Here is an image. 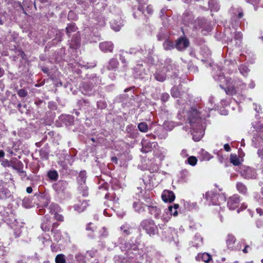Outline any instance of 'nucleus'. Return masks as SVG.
<instances>
[{
	"label": "nucleus",
	"mask_w": 263,
	"mask_h": 263,
	"mask_svg": "<svg viewBox=\"0 0 263 263\" xmlns=\"http://www.w3.org/2000/svg\"><path fill=\"white\" fill-rule=\"evenodd\" d=\"M178 208L179 205L178 204H175L174 207L170 206L168 207V210L170 211L171 214L173 215L174 216H177L178 214L177 209Z\"/></svg>",
	"instance_id": "obj_51"
},
{
	"label": "nucleus",
	"mask_w": 263,
	"mask_h": 263,
	"mask_svg": "<svg viewBox=\"0 0 263 263\" xmlns=\"http://www.w3.org/2000/svg\"><path fill=\"white\" fill-rule=\"evenodd\" d=\"M155 79L159 82H163L167 76V73L164 70V67L161 69H157L154 74Z\"/></svg>",
	"instance_id": "obj_17"
},
{
	"label": "nucleus",
	"mask_w": 263,
	"mask_h": 263,
	"mask_svg": "<svg viewBox=\"0 0 263 263\" xmlns=\"http://www.w3.org/2000/svg\"><path fill=\"white\" fill-rule=\"evenodd\" d=\"M163 46L164 49L166 50H171L175 47V44L173 42L168 40L165 41L163 43Z\"/></svg>",
	"instance_id": "obj_41"
},
{
	"label": "nucleus",
	"mask_w": 263,
	"mask_h": 263,
	"mask_svg": "<svg viewBox=\"0 0 263 263\" xmlns=\"http://www.w3.org/2000/svg\"><path fill=\"white\" fill-rule=\"evenodd\" d=\"M88 82L94 87L100 84L101 80L99 77H97L95 74H92L88 80Z\"/></svg>",
	"instance_id": "obj_35"
},
{
	"label": "nucleus",
	"mask_w": 263,
	"mask_h": 263,
	"mask_svg": "<svg viewBox=\"0 0 263 263\" xmlns=\"http://www.w3.org/2000/svg\"><path fill=\"white\" fill-rule=\"evenodd\" d=\"M195 27L196 29H201V32L204 35L211 30V26L209 25L207 20L205 18H199L196 20Z\"/></svg>",
	"instance_id": "obj_7"
},
{
	"label": "nucleus",
	"mask_w": 263,
	"mask_h": 263,
	"mask_svg": "<svg viewBox=\"0 0 263 263\" xmlns=\"http://www.w3.org/2000/svg\"><path fill=\"white\" fill-rule=\"evenodd\" d=\"M93 88V86L88 81L82 82L80 85L81 90L84 95H92Z\"/></svg>",
	"instance_id": "obj_15"
},
{
	"label": "nucleus",
	"mask_w": 263,
	"mask_h": 263,
	"mask_svg": "<svg viewBox=\"0 0 263 263\" xmlns=\"http://www.w3.org/2000/svg\"><path fill=\"white\" fill-rule=\"evenodd\" d=\"M47 176L52 181L57 180L59 177L58 173L55 170L49 171L47 173Z\"/></svg>",
	"instance_id": "obj_39"
},
{
	"label": "nucleus",
	"mask_w": 263,
	"mask_h": 263,
	"mask_svg": "<svg viewBox=\"0 0 263 263\" xmlns=\"http://www.w3.org/2000/svg\"><path fill=\"white\" fill-rule=\"evenodd\" d=\"M27 259L28 261L33 262L34 263H37V262L39 261V257L36 253L33 255L28 256Z\"/></svg>",
	"instance_id": "obj_56"
},
{
	"label": "nucleus",
	"mask_w": 263,
	"mask_h": 263,
	"mask_svg": "<svg viewBox=\"0 0 263 263\" xmlns=\"http://www.w3.org/2000/svg\"><path fill=\"white\" fill-rule=\"evenodd\" d=\"M187 162V163L191 165L194 166L196 164L197 162V159L196 157L194 156H190L189 157L185 162Z\"/></svg>",
	"instance_id": "obj_54"
},
{
	"label": "nucleus",
	"mask_w": 263,
	"mask_h": 263,
	"mask_svg": "<svg viewBox=\"0 0 263 263\" xmlns=\"http://www.w3.org/2000/svg\"><path fill=\"white\" fill-rule=\"evenodd\" d=\"M77 27L74 24H69L66 28V34L69 36L70 34L72 32L76 31Z\"/></svg>",
	"instance_id": "obj_44"
},
{
	"label": "nucleus",
	"mask_w": 263,
	"mask_h": 263,
	"mask_svg": "<svg viewBox=\"0 0 263 263\" xmlns=\"http://www.w3.org/2000/svg\"><path fill=\"white\" fill-rule=\"evenodd\" d=\"M240 173L243 178L247 179H255L256 177L255 170L248 166H241Z\"/></svg>",
	"instance_id": "obj_8"
},
{
	"label": "nucleus",
	"mask_w": 263,
	"mask_h": 263,
	"mask_svg": "<svg viewBox=\"0 0 263 263\" xmlns=\"http://www.w3.org/2000/svg\"><path fill=\"white\" fill-rule=\"evenodd\" d=\"M240 201V196L237 194L229 198L228 200V207L230 210H235L239 204Z\"/></svg>",
	"instance_id": "obj_12"
},
{
	"label": "nucleus",
	"mask_w": 263,
	"mask_h": 263,
	"mask_svg": "<svg viewBox=\"0 0 263 263\" xmlns=\"http://www.w3.org/2000/svg\"><path fill=\"white\" fill-rule=\"evenodd\" d=\"M17 95L21 98H24L28 95V92L25 89H21L17 91Z\"/></svg>",
	"instance_id": "obj_61"
},
{
	"label": "nucleus",
	"mask_w": 263,
	"mask_h": 263,
	"mask_svg": "<svg viewBox=\"0 0 263 263\" xmlns=\"http://www.w3.org/2000/svg\"><path fill=\"white\" fill-rule=\"evenodd\" d=\"M11 167L14 170H16L19 173H24L23 171V164L21 161H18L15 159L11 160Z\"/></svg>",
	"instance_id": "obj_23"
},
{
	"label": "nucleus",
	"mask_w": 263,
	"mask_h": 263,
	"mask_svg": "<svg viewBox=\"0 0 263 263\" xmlns=\"http://www.w3.org/2000/svg\"><path fill=\"white\" fill-rule=\"evenodd\" d=\"M189 45V40L185 36L180 37L176 41L175 48L179 51L185 50Z\"/></svg>",
	"instance_id": "obj_11"
},
{
	"label": "nucleus",
	"mask_w": 263,
	"mask_h": 263,
	"mask_svg": "<svg viewBox=\"0 0 263 263\" xmlns=\"http://www.w3.org/2000/svg\"><path fill=\"white\" fill-rule=\"evenodd\" d=\"M79 190L82 193L83 196H87L88 195V187L84 185H79Z\"/></svg>",
	"instance_id": "obj_50"
},
{
	"label": "nucleus",
	"mask_w": 263,
	"mask_h": 263,
	"mask_svg": "<svg viewBox=\"0 0 263 263\" xmlns=\"http://www.w3.org/2000/svg\"><path fill=\"white\" fill-rule=\"evenodd\" d=\"M111 189L112 191H116L120 192L121 191V186L119 183V181L116 179H113L110 181Z\"/></svg>",
	"instance_id": "obj_32"
},
{
	"label": "nucleus",
	"mask_w": 263,
	"mask_h": 263,
	"mask_svg": "<svg viewBox=\"0 0 263 263\" xmlns=\"http://www.w3.org/2000/svg\"><path fill=\"white\" fill-rule=\"evenodd\" d=\"M187 120L192 129L193 139L199 141L204 135V120L200 116V112L195 108L192 107L187 111Z\"/></svg>",
	"instance_id": "obj_1"
},
{
	"label": "nucleus",
	"mask_w": 263,
	"mask_h": 263,
	"mask_svg": "<svg viewBox=\"0 0 263 263\" xmlns=\"http://www.w3.org/2000/svg\"><path fill=\"white\" fill-rule=\"evenodd\" d=\"M51 211L52 213H54V218L56 220L58 221H63L64 217L62 215L59 214L57 213L58 211H59L60 210V207L59 206L54 203H52L50 206Z\"/></svg>",
	"instance_id": "obj_22"
},
{
	"label": "nucleus",
	"mask_w": 263,
	"mask_h": 263,
	"mask_svg": "<svg viewBox=\"0 0 263 263\" xmlns=\"http://www.w3.org/2000/svg\"><path fill=\"white\" fill-rule=\"evenodd\" d=\"M236 187L238 191L242 194H246L247 193V188L246 186L241 182H237Z\"/></svg>",
	"instance_id": "obj_38"
},
{
	"label": "nucleus",
	"mask_w": 263,
	"mask_h": 263,
	"mask_svg": "<svg viewBox=\"0 0 263 263\" xmlns=\"http://www.w3.org/2000/svg\"><path fill=\"white\" fill-rule=\"evenodd\" d=\"M236 64V62L235 60H226L224 61L225 66H231L233 67H235Z\"/></svg>",
	"instance_id": "obj_63"
},
{
	"label": "nucleus",
	"mask_w": 263,
	"mask_h": 263,
	"mask_svg": "<svg viewBox=\"0 0 263 263\" xmlns=\"http://www.w3.org/2000/svg\"><path fill=\"white\" fill-rule=\"evenodd\" d=\"M236 238L232 234H228L226 239V243L228 249L234 250L235 249V243Z\"/></svg>",
	"instance_id": "obj_24"
},
{
	"label": "nucleus",
	"mask_w": 263,
	"mask_h": 263,
	"mask_svg": "<svg viewBox=\"0 0 263 263\" xmlns=\"http://www.w3.org/2000/svg\"><path fill=\"white\" fill-rule=\"evenodd\" d=\"M140 226L150 236L155 235L158 233V228L154 220L152 219H144L142 220Z\"/></svg>",
	"instance_id": "obj_5"
},
{
	"label": "nucleus",
	"mask_w": 263,
	"mask_h": 263,
	"mask_svg": "<svg viewBox=\"0 0 263 263\" xmlns=\"http://www.w3.org/2000/svg\"><path fill=\"white\" fill-rule=\"evenodd\" d=\"M68 186V183L64 180H59L52 184V187L59 195H64Z\"/></svg>",
	"instance_id": "obj_9"
},
{
	"label": "nucleus",
	"mask_w": 263,
	"mask_h": 263,
	"mask_svg": "<svg viewBox=\"0 0 263 263\" xmlns=\"http://www.w3.org/2000/svg\"><path fill=\"white\" fill-rule=\"evenodd\" d=\"M64 35L63 30H58L55 35V39L58 42H61L62 40V37Z\"/></svg>",
	"instance_id": "obj_62"
},
{
	"label": "nucleus",
	"mask_w": 263,
	"mask_h": 263,
	"mask_svg": "<svg viewBox=\"0 0 263 263\" xmlns=\"http://www.w3.org/2000/svg\"><path fill=\"white\" fill-rule=\"evenodd\" d=\"M111 28L115 31H119L123 26V22L119 20L118 21L114 20L110 23Z\"/></svg>",
	"instance_id": "obj_30"
},
{
	"label": "nucleus",
	"mask_w": 263,
	"mask_h": 263,
	"mask_svg": "<svg viewBox=\"0 0 263 263\" xmlns=\"http://www.w3.org/2000/svg\"><path fill=\"white\" fill-rule=\"evenodd\" d=\"M88 203L87 201L83 200V201H79L78 203L74 205L73 208L75 211L80 213L83 212L86 208L88 206Z\"/></svg>",
	"instance_id": "obj_26"
},
{
	"label": "nucleus",
	"mask_w": 263,
	"mask_h": 263,
	"mask_svg": "<svg viewBox=\"0 0 263 263\" xmlns=\"http://www.w3.org/2000/svg\"><path fill=\"white\" fill-rule=\"evenodd\" d=\"M99 47L101 51L106 52H112L114 48L113 44L110 42H103L100 43Z\"/></svg>",
	"instance_id": "obj_20"
},
{
	"label": "nucleus",
	"mask_w": 263,
	"mask_h": 263,
	"mask_svg": "<svg viewBox=\"0 0 263 263\" xmlns=\"http://www.w3.org/2000/svg\"><path fill=\"white\" fill-rule=\"evenodd\" d=\"M191 245L192 246L197 248L202 245V238L199 235H196L191 241Z\"/></svg>",
	"instance_id": "obj_29"
},
{
	"label": "nucleus",
	"mask_w": 263,
	"mask_h": 263,
	"mask_svg": "<svg viewBox=\"0 0 263 263\" xmlns=\"http://www.w3.org/2000/svg\"><path fill=\"white\" fill-rule=\"evenodd\" d=\"M142 144L141 152L145 153L152 151L157 145V143L156 142H151L146 140L142 142Z\"/></svg>",
	"instance_id": "obj_14"
},
{
	"label": "nucleus",
	"mask_w": 263,
	"mask_h": 263,
	"mask_svg": "<svg viewBox=\"0 0 263 263\" xmlns=\"http://www.w3.org/2000/svg\"><path fill=\"white\" fill-rule=\"evenodd\" d=\"M205 199L209 202V204L217 205H219L221 202L226 201V196L223 193H215L214 192L210 191L205 193Z\"/></svg>",
	"instance_id": "obj_4"
},
{
	"label": "nucleus",
	"mask_w": 263,
	"mask_h": 263,
	"mask_svg": "<svg viewBox=\"0 0 263 263\" xmlns=\"http://www.w3.org/2000/svg\"><path fill=\"white\" fill-rule=\"evenodd\" d=\"M230 160V162L235 166L238 165L240 164L239 159L238 158L236 155H231Z\"/></svg>",
	"instance_id": "obj_53"
},
{
	"label": "nucleus",
	"mask_w": 263,
	"mask_h": 263,
	"mask_svg": "<svg viewBox=\"0 0 263 263\" xmlns=\"http://www.w3.org/2000/svg\"><path fill=\"white\" fill-rule=\"evenodd\" d=\"M22 205L26 208H30L32 206V200L29 197H25L22 201Z\"/></svg>",
	"instance_id": "obj_43"
},
{
	"label": "nucleus",
	"mask_w": 263,
	"mask_h": 263,
	"mask_svg": "<svg viewBox=\"0 0 263 263\" xmlns=\"http://www.w3.org/2000/svg\"><path fill=\"white\" fill-rule=\"evenodd\" d=\"M129 54H134L139 55L140 58H141V55L144 56L146 53V49L145 48H142L140 47H132L129 49L127 52Z\"/></svg>",
	"instance_id": "obj_21"
},
{
	"label": "nucleus",
	"mask_w": 263,
	"mask_h": 263,
	"mask_svg": "<svg viewBox=\"0 0 263 263\" xmlns=\"http://www.w3.org/2000/svg\"><path fill=\"white\" fill-rule=\"evenodd\" d=\"M178 66L176 63H173L171 59H166L165 61L164 70L167 73V77L175 78L178 76Z\"/></svg>",
	"instance_id": "obj_6"
},
{
	"label": "nucleus",
	"mask_w": 263,
	"mask_h": 263,
	"mask_svg": "<svg viewBox=\"0 0 263 263\" xmlns=\"http://www.w3.org/2000/svg\"><path fill=\"white\" fill-rule=\"evenodd\" d=\"M122 251L125 252V256L115 255L114 257L115 263H131L138 253V247L136 242L130 239L120 246Z\"/></svg>",
	"instance_id": "obj_2"
},
{
	"label": "nucleus",
	"mask_w": 263,
	"mask_h": 263,
	"mask_svg": "<svg viewBox=\"0 0 263 263\" xmlns=\"http://www.w3.org/2000/svg\"><path fill=\"white\" fill-rule=\"evenodd\" d=\"M200 52L204 57L206 58H208L211 55V51L209 49L206 47H202Z\"/></svg>",
	"instance_id": "obj_52"
},
{
	"label": "nucleus",
	"mask_w": 263,
	"mask_h": 263,
	"mask_svg": "<svg viewBox=\"0 0 263 263\" xmlns=\"http://www.w3.org/2000/svg\"><path fill=\"white\" fill-rule=\"evenodd\" d=\"M188 69L189 70L193 73H196L198 72V69L197 67L194 66L192 63H189L188 64Z\"/></svg>",
	"instance_id": "obj_59"
},
{
	"label": "nucleus",
	"mask_w": 263,
	"mask_h": 263,
	"mask_svg": "<svg viewBox=\"0 0 263 263\" xmlns=\"http://www.w3.org/2000/svg\"><path fill=\"white\" fill-rule=\"evenodd\" d=\"M55 263H66L65 256L63 254H58L55 258Z\"/></svg>",
	"instance_id": "obj_48"
},
{
	"label": "nucleus",
	"mask_w": 263,
	"mask_h": 263,
	"mask_svg": "<svg viewBox=\"0 0 263 263\" xmlns=\"http://www.w3.org/2000/svg\"><path fill=\"white\" fill-rule=\"evenodd\" d=\"M171 95L173 97L180 98L182 95V93L179 87L174 86L171 89Z\"/></svg>",
	"instance_id": "obj_36"
},
{
	"label": "nucleus",
	"mask_w": 263,
	"mask_h": 263,
	"mask_svg": "<svg viewBox=\"0 0 263 263\" xmlns=\"http://www.w3.org/2000/svg\"><path fill=\"white\" fill-rule=\"evenodd\" d=\"M105 198L112 200L114 202H117L119 198L115 192H109L105 195Z\"/></svg>",
	"instance_id": "obj_40"
},
{
	"label": "nucleus",
	"mask_w": 263,
	"mask_h": 263,
	"mask_svg": "<svg viewBox=\"0 0 263 263\" xmlns=\"http://www.w3.org/2000/svg\"><path fill=\"white\" fill-rule=\"evenodd\" d=\"M133 206L136 212L141 213L145 211V207L146 206V205L138 201L133 203Z\"/></svg>",
	"instance_id": "obj_28"
},
{
	"label": "nucleus",
	"mask_w": 263,
	"mask_h": 263,
	"mask_svg": "<svg viewBox=\"0 0 263 263\" xmlns=\"http://www.w3.org/2000/svg\"><path fill=\"white\" fill-rule=\"evenodd\" d=\"M86 177V171H82L80 172L77 177V181L79 185L85 184Z\"/></svg>",
	"instance_id": "obj_31"
},
{
	"label": "nucleus",
	"mask_w": 263,
	"mask_h": 263,
	"mask_svg": "<svg viewBox=\"0 0 263 263\" xmlns=\"http://www.w3.org/2000/svg\"><path fill=\"white\" fill-rule=\"evenodd\" d=\"M238 70L240 73L244 77H247L250 72V69L246 64L240 65L238 66Z\"/></svg>",
	"instance_id": "obj_33"
},
{
	"label": "nucleus",
	"mask_w": 263,
	"mask_h": 263,
	"mask_svg": "<svg viewBox=\"0 0 263 263\" xmlns=\"http://www.w3.org/2000/svg\"><path fill=\"white\" fill-rule=\"evenodd\" d=\"M146 206L151 215H153L155 218H159L161 211L160 208L157 206L156 202L151 205H146Z\"/></svg>",
	"instance_id": "obj_19"
},
{
	"label": "nucleus",
	"mask_w": 263,
	"mask_h": 263,
	"mask_svg": "<svg viewBox=\"0 0 263 263\" xmlns=\"http://www.w3.org/2000/svg\"><path fill=\"white\" fill-rule=\"evenodd\" d=\"M138 128L141 132L143 133H146L148 130V125L145 122H142L138 124Z\"/></svg>",
	"instance_id": "obj_45"
},
{
	"label": "nucleus",
	"mask_w": 263,
	"mask_h": 263,
	"mask_svg": "<svg viewBox=\"0 0 263 263\" xmlns=\"http://www.w3.org/2000/svg\"><path fill=\"white\" fill-rule=\"evenodd\" d=\"M11 196L10 191L6 187L0 185V200L6 199Z\"/></svg>",
	"instance_id": "obj_27"
},
{
	"label": "nucleus",
	"mask_w": 263,
	"mask_h": 263,
	"mask_svg": "<svg viewBox=\"0 0 263 263\" xmlns=\"http://www.w3.org/2000/svg\"><path fill=\"white\" fill-rule=\"evenodd\" d=\"M41 228L43 231H49L50 229V223L47 222H43L41 225Z\"/></svg>",
	"instance_id": "obj_58"
},
{
	"label": "nucleus",
	"mask_w": 263,
	"mask_h": 263,
	"mask_svg": "<svg viewBox=\"0 0 263 263\" xmlns=\"http://www.w3.org/2000/svg\"><path fill=\"white\" fill-rule=\"evenodd\" d=\"M202 160L205 161H209L213 157L208 152L203 151L201 154Z\"/></svg>",
	"instance_id": "obj_55"
},
{
	"label": "nucleus",
	"mask_w": 263,
	"mask_h": 263,
	"mask_svg": "<svg viewBox=\"0 0 263 263\" xmlns=\"http://www.w3.org/2000/svg\"><path fill=\"white\" fill-rule=\"evenodd\" d=\"M100 234L101 238H106L108 236V232L105 227L102 228V230H100Z\"/></svg>",
	"instance_id": "obj_64"
},
{
	"label": "nucleus",
	"mask_w": 263,
	"mask_h": 263,
	"mask_svg": "<svg viewBox=\"0 0 263 263\" xmlns=\"http://www.w3.org/2000/svg\"><path fill=\"white\" fill-rule=\"evenodd\" d=\"M161 197L165 202H171L175 200V195L173 192L168 190H165L163 191Z\"/></svg>",
	"instance_id": "obj_18"
},
{
	"label": "nucleus",
	"mask_w": 263,
	"mask_h": 263,
	"mask_svg": "<svg viewBox=\"0 0 263 263\" xmlns=\"http://www.w3.org/2000/svg\"><path fill=\"white\" fill-rule=\"evenodd\" d=\"M134 77L137 79L141 80L147 79V74L144 68H143L142 64H138L134 68Z\"/></svg>",
	"instance_id": "obj_10"
},
{
	"label": "nucleus",
	"mask_w": 263,
	"mask_h": 263,
	"mask_svg": "<svg viewBox=\"0 0 263 263\" xmlns=\"http://www.w3.org/2000/svg\"><path fill=\"white\" fill-rule=\"evenodd\" d=\"M62 120H64L66 125H71L73 123V118L72 116L68 115L62 117Z\"/></svg>",
	"instance_id": "obj_47"
},
{
	"label": "nucleus",
	"mask_w": 263,
	"mask_h": 263,
	"mask_svg": "<svg viewBox=\"0 0 263 263\" xmlns=\"http://www.w3.org/2000/svg\"><path fill=\"white\" fill-rule=\"evenodd\" d=\"M119 62L116 58L111 59L107 65L106 66V68L108 70H115L118 67Z\"/></svg>",
	"instance_id": "obj_25"
},
{
	"label": "nucleus",
	"mask_w": 263,
	"mask_h": 263,
	"mask_svg": "<svg viewBox=\"0 0 263 263\" xmlns=\"http://www.w3.org/2000/svg\"><path fill=\"white\" fill-rule=\"evenodd\" d=\"M141 197L143 198V199L146 203V205H151L155 202L153 200L151 199V196L149 193L148 194H147L145 192V194L143 195Z\"/></svg>",
	"instance_id": "obj_42"
},
{
	"label": "nucleus",
	"mask_w": 263,
	"mask_h": 263,
	"mask_svg": "<svg viewBox=\"0 0 263 263\" xmlns=\"http://www.w3.org/2000/svg\"><path fill=\"white\" fill-rule=\"evenodd\" d=\"M154 135V139L158 138L159 139H165L167 137V132L161 127H157L155 131Z\"/></svg>",
	"instance_id": "obj_16"
},
{
	"label": "nucleus",
	"mask_w": 263,
	"mask_h": 263,
	"mask_svg": "<svg viewBox=\"0 0 263 263\" xmlns=\"http://www.w3.org/2000/svg\"><path fill=\"white\" fill-rule=\"evenodd\" d=\"M201 259L203 261L208 262L210 260H211L212 257L209 254L207 253H204L202 254Z\"/></svg>",
	"instance_id": "obj_57"
},
{
	"label": "nucleus",
	"mask_w": 263,
	"mask_h": 263,
	"mask_svg": "<svg viewBox=\"0 0 263 263\" xmlns=\"http://www.w3.org/2000/svg\"><path fill=\"white\" fill-rule=\"evenodd\" d=\"M51 232L53 234L54 237L56 240L59 241L61 238V233L58 230H51Z\"/></svg>",
	"instance_id": "obj_60"
},
{
	"label": "nucleus",
	"mask_w": 263,
	"mask_h": 263,
	"mask_svg": "<svg viewBox=\"0 0 263 263\" xmlns=\"http://www.w3.org/2000/svg\"><path fill=\"white\" fill-rule=\"evenodd\" d=\"M209 6L212 11H217L219 9V5L217 0H209Z\"/></svg>",
	"instance_id": "obj_37"
},
{
	"label": "nucleus",
	"mask_w": 263,
	"mask_h": 263,
	"mask_svg": "<svg viewBox=\"0 0 263 263\" xmlns=\"http://www.w3.org/2000/svg\"><path fill=\"white\" fill-rule=\"evenodd\" d=\"M120 228L121 230L122 231L123 234L125 236H128L133 234L134 232H137V233H140L139 229L132 227L130 225L127 223L122 226Z\"/></svg>",
	"instance_id": "obj_13"
},
{
	"label": "nucleus",
	"mask_w": 263,
	"mask_h": 263,
	"mask_svg": "<svg viewBox=\"0 0 263 263\" xmlns=\"http://www.w3.org/2000/svg\"><path fill=\"white\" fill-rule=\"evenodd\" d=\"M214 78L216 80L219 81L220 82H222V80L226 81L227 87L226 88L221 84L220 85V86L221 88L224 89L227 94L229 95H233L235 94L237 92V89H242L246 87L245 84L241 82H236L235 81L234 84H233L231 82V79H226L223 74L220 73L218 76V79H217L215 77H214Z\"/></svg>",
	"instance_id": "obj_3"
},
{
	"label": "nucleus",
	"mask_w": 263,
	"mask_h": 263,
	"mask_svg": "<svg viewBox=\"0 0 263 263\" xmlns=\"http://www.w3.org/2000/svg\"><path fill=\"white\" fill-rule=\"evenodd\" d=\"M40 156L43 159H47L48 158L49 151L47 148L43 147L39 152Z\"/></svg>",
	"instance_id": "obj_46"
},
{
	"label": "nucleus",
	"mask_w": 263,
	"mask_h": 263,
	"mask_svg": "<svg viewBox=\"0 0 263 263\" xmlns=\"http://www.w3.org/2000/svg\"><path fill=\"white\" fill-rule=\"evenodd\" d=\"M184 205L185 209L188 210H192L193 209H195L197 208V203L193 202L190 203V202L186 201L184 203Z\"/></svg>",
	"instance_id": "obj_49"
},
{
	"label": "nucleus",
	"mask_w": 263,
	"mask_h": 263,
	"mask_svg": "<svg viewBox=\"0 0 263 263\" xmlns=\"http://www.w3.org/2000/svg\"><path fill=\"white\" fill-rule=\"evenodd\" d=\"M80 39L79 37L76 36H74L70 44V47L72 49H77L80 46Z\"/></svg>",
	"instance_id": "obj_34"
}]
</instances>
